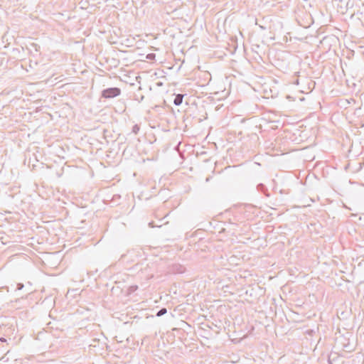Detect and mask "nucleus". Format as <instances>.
<instances>
[{"label":"nucleus","mask_w":364,"mask_h":364,"mask_svg":"<svg viewBox=\"0 0 364 364\" xmlns=\"http://www.w3.org/2000/svg\"><path fill=\"white\" fill-rule=\"evenodd\" d=\"M120 95L121 90L117 87L106 88L101 92V97L105 99H112Z\"/></svg>","instance_id":"f257e3e1"},{"label":"nucleus","mask_w":364,"mask_h":364,"mask_svg":"<svg viewBox=\"0 0 364 364\" xmlns=\"http://www.w3.org/2000/svg\"><path fill=\"white\" fill-rule=\"evenodd\" d=\"M336 343L341 346L343 350L346 352H352L354 350L353 346L350 344L349 338L345 336H341L337 338Z\"/></svg>","instance_id":"f03ea898"},{"label":"nucleus","mask_w":364,"mask_h":364,"mask_svg":"<svg viewBox=\"0 0 364 364\" xmlns=\"http://www.w3.org/2000/svg\"><path fill=\"white\" fill-rule=\"evenodd\" d=\"M363 5L361 0H348L346 3L347 9H351L354 7H360V5Z\"/></svg>","instance_id":"7ed1b4c3"},{"label":"nucleus","mask_w":364,"mask_h":364,"mask_svg":"<svg viewBox=\"0 0 364 364\" xmlns=\"http://www.w3.org/2000/svg\"><path fill=\"white\" fill-rule=\"evenodd\" d=\"M183 95L182 94H178L176 95L174 100H173V104L176 105V106H179L182 104L183 102Z\"/></svg>","instance_id":"20e7f679"},{"label":"nucleus","mask_w":364,"mask_h":364,"mask_svg":"<svg viewBox=\"0 0 364 364\" xmlns=\"http://www.w3.org/2000/svg\"><path fill=\"white\" fill-rule=\"evenodd\" d=\"M257 191L265 194L266 196H267V197L269 196V193H268L267 188L263 183L258 184L257 186Z\"/></svg>","instance_id":"39448f33"},{"label":"nucleus","mask_w":364,"mask_h":364,"mask_svg":"<svg viewBox=\"0 0 364 364\" xmlns=\"http://www.w3.org/2000/svg\"><path fill=\"white\" fill-rule=\"evenodd\" d=\"M166 313H167V309H166V308L163 307V308L160 309L156 312V316L157 317H160V316H163V315L166 314Z\"/></svg>","instance_id":"423d86ee"},{"label":"nucleus","mask_w":364,"mask_h":364,"mask_svg":"<svg viewBox=\"0 0 364 364\" xmlns=\"http://www.w3.org/2000/svg\"><path fill=\"white\" fill-rule=\"evenodd\" d=\"M138 289V286L136 285H132V286H130L129 288H128V293L129 294H132L134 293L135 291H136Z\"/></svg>","instance_id":"0eeeda50"},{"label":"nucleus","mask_w":364,"mask_h":364,"mask_svg":"<svg viewBox=\"0 0 364 364\" xmlns=\"http://www.w3.org/2000/svg\"><path fill=\"white\" fill-rule=\"evenodd\" d=\"M140 130V127L138 124H134L133 127H132V133H134V134H137L138 132H139Z\"/></svg>","instance_id":"6e6552de"},{"label":"nucleus","mask_w":364,"mask_h":364,"mask_svg":"<svg viewBox=\"0 0 364 364\" xmlns=\"http://www.w3.org/2000/svg\"><path fill=\"white\" fill-rule=\"evenodd\" d=\"M23 287H24V285L22 283H18L16 285L17 290H21Z\"/></svg>","instance_id":"1a4fd4ad"},{"label":"nucleus","mask_w":364,"mask_h":364,"mask_svg":"<svg viewBox=\"0 0 364 364\" xmlns=\"http://www.w3.org/2000/svg\"><path fill=\"white\" fill-rule=\"evenodd\" d=\"M154 56H155L154 53H150V54L147 55V58L149 60H152Z\"/></svg>","instance_id":"9d476101"},{"label":"nucleus","mask_w":364,"mask_h":364,"mask_svg":"<svg viewBox=\"0 0 364 364\" xmlns=\"http://www.w3.org/2000/svg\"><path fill=\"white\" fill-rule=\"evenodd\" d=\"M149 226L150 228H154V227H155V225H154V222H150V223H149Z\"/></svg>","instance_id":"9b49d317"},{"label":"nucleus","mask_w":364,"mask_h":364,"mask_svg":"<svg viewBox=\"0 0 364 364\" xmlns=\"http://www.w3.org/2000/svg\"><path fill=\"white\" fill-rule=\"evenodd\" d=\"M0 340H1V341H2V342H4V341H6V339H5V338H1V339H0Z\"/></svg>","instance_id":"f8f14e48"}]
</instances>
